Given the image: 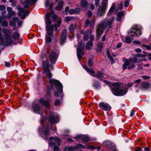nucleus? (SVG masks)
I'll use <instances>...</instances> for the list:
<instances>
[{"label":"nucleus","mask_w":151,"mask_h":151,"mask_svg":"<svg viewBox=\"0 0 151 151\" xmlns=\"http://www.w3.org/2000/svg\"><path fill=\"white\" fill-rule=\"evenodd\" d=\"M16 13L14 11H11L9 12H8V14L7 18L8 19H10L14 15H15Z\"/></svg>","instance_id":"f704fd0d"},{"label":"nucleus","mask_w":151,"mask_h":151,"mask_svg":"<svg viewBox=\"0 0 151 151\" xmlns=\"http://www.w3.org/2000/svg\"><path fill=\"white\" fill-rule=\"evenodd\" d=\"M94 6L93 4H91L90 5V8L91 10H93L94 9Z\"/></svg>","instance_id":"680f3d73"},{"label":"nucleus","mask_w":151,"mask_h":151,"mask_svg":"<svg viewBox=\"0 0 151 151\" xmlns=\"http://www.w3.org/2000/svg\"><path fill=\"white\" fill-rule=\"evenodd\" d=\"M5 9V7L4 5H0V10H3Z\"/></svg>","instance_id":"3c124183"},{"label":"nucleus","mask_w":151,"mask_h":151,"mask_svg":"<svg viewBox=\"0 0 151 151\" xmlns=\"http://www.w3.org/2000/svg\"><path fill=\"white\" fill-rule=\"evenodd\" d=\"M143 46L145 47L147 50H151V44L150 45H143Z\"/></svg>","instance_id":"c03bdc74"},{"label":"nucleus","mask_w":151,"mask_h":151,"mask_svg":"<svg viewBox=\"0 0 151 151\" xmlns=\"http://www.w3.org/2000/svg\"><path fill=\"white\" fill-rule=\"evenodd\" d=\"M99 106L101 109L105 111L109 110L111 109L110 106L106 103L100 102L99 104Z\"/></svg>","instance_id":"6ab92c4d"},{"label":"nucleus","mask_w":151,"mask_h":151,"mask_svg":"<svg viewBox=\"0 0 151 151\" xmlns=\"http://www.w3.org/2000/svg\"><path fill=\"white\" fill-rule=\"evenodd\" d=\"M95 2V4L96 6H98L99 3V0H94Z\"/></svg>","instance_id":"4d7b16f0"},{"label":"nucleus","mask_w":151,"mask_h":151,"mask_svg":"<svg viewBox=\"0 0 151 151\" xmlns=\"http://www.w3.org/2000/svg\"><path fill=\"white\" fill-rule=\"evenodd\" d=\"M37 0H25L22 3L24 7L25 8H28L29 5L35 4Z\"/></svg>","instance_id":"f3484780"},{"label":"nucleus","mask_w":151,"mask_h":151,"mask_svg":"<svg viewBox=\"0 0 151 151\" xmlns=\"http://www.w3.org/2000/svg\"><path fill=\"white\" fill-rule=\"evenodd\" d=\"M73 19V18L71 17H66L64 18L65 20L67 22H68L70 21Z\"/></svg>","instance_id":"79ce46f5"},{"label":"nucleus","mask_w":151,"mask_h":151,"mask_svg":"<svg viewBox=\"0 0 151 151\" xmlns=\"http://www.w3.org/2000/svg\"><path fill=\"white\" fill-rule=\"evenodd\" d=\"M133 85V83H129L127 84V86L128 87H131Z\"/></svg>","instance_id":"774afa93"},{"label":"nucleus","mask_w":151,"mask_h":151,"mask_svg":"<svg viewBox=\"0 0 151 151\" xmlns=\"http://www.w3.org/2000/svg\"><path fill=\"white\" fill-rule=\"evenodd\" d=\"M90 41L92 42L94 40V36L93 35H91L90 36Z\"/></svg>","instance_id":"052dcab7"},{"label":"nucleus","mask_w":151,"mask_h":151,"mask_svg":"<svg viewBox=\"0 0 151 151\" xmlns=\"http://www.w3.org/2000/svg\"><path fill=\"white\" fill-rule=\"evenodd\" d=\"M19 19L18 17H14L11 20L9 23V25L12 26L14 27L16 25L15 21L18 20Z\"/></svg>","instance_id":"b1692460"},{"label":"nucleus","mask_w":151,"mask_h":151,"mask_svg":"<svg viewBox=\"0 0 151 151\" xmlns=\"http://www.w3.org/2000/svg\"><path fill=\"white\" fill-rule=\"evenodd\" d=\"M124 4L125 7H127L129 5V3L128 1H125L124 3Z\"/></svg>","instance_id":"13d9d810"},{"label":"nucleus","mask_w":151,"mask_h":151,"mask_svg":"<svg viewBox=\"0 0 151 151\" xmlns=\"http://www.w3.org/2000/svg\"><path fill=\"white\" fill-rule=\"evenodd\" d=\"M66 35L67 32L66 30H63L61 34L60 39V43L61 45H63L65 42L66 37Z\"/></svg>","instance_id":"aec40b11"},{"label":"nucleus","mask_w":151,"mask_h":151,"mask_svg":"<svg viewBox=\"0 0 151 151\" xmlns=\"http://www.w3.org/2000/svg\"><path fill=\"white\" fill-rule=\"evenodd\" d=\"M115 3H113L107 14L108 16H110L111 13L114 11L115 9Z\"/></svg>","instance_id":"a878e982"},{"label":"nucleus","mask_w":151,"mask_h":151,"mask_svg":"<svg viewBox=\"0 0 151 151\" xmlns=\"http://www.w3.org/2000/svg\"><path fill=\"white\" fill-rule=\"evenodd\" d=\"M94 23L95 22L94 21H91L90 22L88 19H87L86 21L85 26V27H86L88 26V24H90V27H92Z\"/></svg>","instance_id":"cd10ccee"},{"label":"nucleus","mask_w":151,"mask_h":151,"mask_svg":"<svg viewBox=\"0 0 151 151\" xmlns=\"http://www.w3.org/2000/svg\"><path fill=\"white\" fill-rule=\"evenodd\" d=\"M133 42L134 44H141V43L138 41L134 40L133 41Z\"/></svg>","instance_id":"69168bd1"},{"label":"nucleus","mask_w":151,"mask_h":151,"mask_svg":"<svg viewBox=\"0 0 151 151\" xmlns=\"http://www.w3.org/2000/svg\"><path fill=\"white\" fill-rule=\"evenodd\" d=\"M94 76L96 77L100 80H103V78H106L107 77L106 75L100 72L97 73L96 75Z\"/></svg>","instance_id":"5701e85b"},{"label":"nucleus","mask_w":151,"mask_h":151,"mask_svg":"<svg viewBox=\"0 0 151 151\" xmlns=\"http://www.w3.org/2000/svg\"><path fill=\"white\" fill-rule=\"evenodd\" d=\"M38 131L41 136L44 139L47 138L48 136L50 133V127L48 124H47L46 127L43 126H41L38 129Z\"/></svg>","instance_id":"423d86ee"},{"label":"nucleus","mask_w":151,"mask_h":151,"mask_svg":"<svg viewBox=\"0 0 151 151\" xmlns=\"http://www.w3.org/2000/svg\"><path fill=\"white\" fill-rule=\"evenodd\" d=\"M47 119V117H44L43 119L41 118L40 119V122L42 123H43L45 120Z\"/></svg>","instance_id":"09e8293b"},{"label":"nucleus","mask_w":151,"mask_h":151,"mask_svg":"<svg viewBox=\"0 0 151 151\" xmlns=\"http://www.w3.org/2000/svg\"><path fill=\"white\" fill-rule=\"evenodd\" d=\"M76 24H71L69 28V30L71 32H73L74 29L76 28Z\"/></svg>","instance_id":"c9c22d12"},{"label":"nucleus","mask_w":151,"mask_h":151,"mask_svg":"<svg viewBox=\"0 0 151 151\" xmlns=\"http://www.w3.org/2000/svg\"><path fill=\"white\" fill-rule=\"evenodd\" d=\"M51 17H52L54 21H55L57 18V15L56 14H54L53 11H51L50 13H47L45 15V23L47 30L45 39L46 42L48 43L52 41V38L53 37V30L54 29L56 31L57 27H60L61 22V20H60L57 24L55 23L54 26L51 25Z\"/></svg>","instance_id":"f257e3e1"},{"label":"nucleus","mask_w":151,"mask_h":151,"mask_svg":"<svg viewBox=\"0 0 151 151\" xmlns=\"http://www.w3.org/2000/svg\"><path fill=\"white\" fill-rule=\"evenodd\" d=\"M96 147L94 146H91L88 145H87L85 146L83 145L82 144H79L76 145L75 147H65L63 150V151H72L78 148H82L83 149L86 148L90 149H94Z\"/></svg>","instance_id":"1a4fd4ad"},{"label":"nucleus","mask_w":151,"mask_h":151,"mask_svg":"<svg viewBox=\"0 0 151 151\" xmlns=\"http://www.w3.org/2000/svg\"><path fill=\"white\" fill-rule=\"evenodd\" d=\"M137 57H139V56H138L137 55H135L133 58L134 59L132 60V61L134 62V63H136L137 62V60L136 58Z\"/></svg>","instance_id":"49530a36"},{"label":"nucleus","mask_w":151,"mask_h":151,"mask_svg":"<svg viewBox=\"0 0 151 151\" xmlns=\"http://www.w3.org/2000/svg\"><path fill=\"white\" fill-rule=\"evenodd\" d=\"M91 34V31L88 30L83 35L84 39L86 41L88 39L89 35Z\"/></svg>","instance_id":"c85d7f7f"},{"label":"nucleus","mask_w":151,"mask_h":151,"mask_svg":"<svg viewBox=\"0 0 151 151\" xmlns=\"http://www.w3.org/2000/svg\"><path fill=\"white\" fill-rule=\"evenodd\" d=\"M63 2L61 1L60 2L56 8V9L58 11L60 10L62 8L63 4Z\"/></svg>","instance_id":"7c9ffc66"},{"label":"nucleus","mask_w":151,"mask_h":151,"mask_svg":"<svg viewBox=\"0 0 151 151\" xmlns=\"http://www.w3.org/2000/svg\"><path fill=\"white\" fill-rule=\"evenodd\" d=\"M128 65L129 66L128 67L127 69L129 70H130L134 68L135 67V65L134 64H132L129 65V60H127L125 61V62L123 65V70H125L127 68V67Z\"/></svg>","instance_id":"a211bd4d"},{"label":"nucleus","mask_w":151,"mask_h":151,"mask_svg":"<svg viewBox=\"0 0 151 151\" xmlns=\"http://www.w3.org/2000/svg\"><path fill=\"white\" fill-rule=\"evenodd\" d=\"M93 85L95 88H99L100 87V85L98 82H94Z\"/></svg>","instance_id":"ea45409f"},{"label":"nucleus","mask_w":151,"mask_h":151,"mask_svg":"<svg viewBox=\"0 0 151 151\" xmlns=\"http://www.w3.org/2000/svg\"><path fill=\"white\" fill-rule=\"evenodd\" d=\"M2 32L5 36L6 44L9 45H12L13 42L11 38L12 32L5 28L3 29Z\"/></svg>","instance_id":"9d476101"},{"label":"nucleus","mask_w":151,"mask_h":151,"mask_svg":"<svg viewBox=\"0 0 151 151\" xmlns=\"http://www.w3.org/2000/svg\"><path fill=\"white\" fill-rule=\"evenodd\" d=\"M81 41V43L78 44V47L77 48V56L79 60L81 59L82 56L84 55V53L82 52L84 46V43Z\"/></svg>","instance_id":"f8f14e48"},{"label":"nucleus","mask_w":151,"mask_h":151,"mask_svg":"<svg viewBox=\"0 0 151 151\" xmlns=\"http://www.w3.org/2000/svg\"><path fill=\"white\" fill-rule=\"evenodd\" d=\"M133 39L129 37H127L124 39L123 40V42L126 43H130L132 42Z\"/></svg>","instance_id":"2f4dec72"},{"label":"nucleus","mask_w":151,"mask_h":151,"mask_svg":"<svg viewBox=\"0 0 151 151\" xmlns=\"http://www.w3.org/2000/svg\"><path fill=\"white\" fill-rule=\"evenodd\" d=\"M68 12L70 14H75V10L74 9H71L69 10Z\"/></svg>","instance_id":"a18cd8bd"},{"label":"nucleus","mask_w":151,"mask_h":151,"mask_svg":"<svg viewBox=\"0 0 151 151\" xmlns=\"http://www.w3.org/2000/svg\"><path fill=\"white\" fill-rule=\"evenodd\" d=\"M114 18L113 17H110L108 19H106L102 23L100 24L96 31V35L97 37V39L99 40L101 33L103 32L104 30L107 27H111V25L114 21Z\"/></svg>","instance_id":"f03ea898"},{"label":"nucleus","mask_w":151,"mask_h":151,"mask_svg":"<svg viewBox=\"0 0 151 151\" xmlns=\"http://www.w3.org/2000/svg\"><path fill=\"white\" fill-rule=\"evenodd\" d=\"M104 144L109 147L110 149L113 151H117L115 148V145L113 143L110 142L109 141H106L104 142Z\"/></svg>","instance_id":"4be33fe9"},{"label":"nucleus","mask_w":151,"mask_h":151,"mask_svg":"<svg viewBox=\"0 0 151 151\" xmlns=\"http://www.w3.org/2000/svg\"><path fill=\"white\" fill-rule=\"evenodd\" d=\"M19 36V34L17 32H16L13 35L12 37L13 39L16 40L17 39Z\"/></svg>","instance_id":"4c0bfd02"},{"label":"nucleus","mask_w":151,"mask_h":151,"mask_svg":"<svg viewBox=\"0 0 151 151\" xmlns=\"http://www.w3.org/2000/svg\"><path fill=\"white\" fill-rule=\"evenodd\" d=\"M60 103V101L59 99L56 100L55 102V105L56 106L58 105Z\"/></svg>","instance_id":"5fc2aeb1"},{"label":"nucleus","mask_w":151,"mask_h":151,"mask_svg":"<svg viewBox=\"0 0 151 151\" xmlns=\"http://www.w3.org/2000/svg\"><path fill=\"white\" fill-rule=\"evenodd\" d=\"M92 12L91 11H89L88 12V17L89 18L92 17Z\"/></svg>","instance_id":"864d4df0"},{"label":"nucleus","mask_w":151,"mask_h":151,"mask_svg":"<svg viewBox=\"0 0 151 151\" xmlns=\"http://www.w3.org/2000/svg\"><path fill=\"white\" fill-rule=\"evenodd\" d=\"M122 45V44L121 42H119L117 45L116 47V48L117 49L119 48L120 47H121Z\"/></svg>","instance_id":"603ef678"},{"label":"nucleus","mask_w":151,"mask_h":151,"mask_svg":"<svg viewBox=\"0 0 151 151\" xmlns=\"http://www.w3.org/2000/svg\"><path fill=\"white\" fill-rule=\"evenodd\" d=\"M93 46V42L89 41L86 43V47L87 50L91 49Z\"/></svg>","instance_id":"c756f323"},{"label":"nucleus","mask_w":151,"mask_h":151,"mask_svg":"<svg viewBox=\"0 0 151 151\" xmlns=\"http://www.w3.org/2000/svg\"><path fill=\"white\" fill-rule=\"evenodd\" d=\"M88 3L87 1L82 0L81 1V5L82 6L86 8L87 9Z\"/></svg>","instance_id":"72a5a7b5"},{"label":"nucleus","mask_w":151,"mask_h":151,"mask_svg":"<svg viewBox=\"0 0 151 151\" xmlns=\"http://www.w3.org/2000/svg\"><path fill=\"white\" fill-rule=\"evenodd\" d=\"M22 23V22L21 21H19L18 22L17 25L18 26L21 27Z\"/></svg>","instance_id":"bf43d9fd"},{"label":"nucleus","mask_w":151,"mask_h":151,"mask_svg":"<svg viewBox=\"0 0 151 151\" xmlns=\"http://www.w3.org/2000/svg\"><path fill=\"white\" fill-rule=\"evenodd\" d=\"M42 105H44L46 108H48L49 106V101L42 98L40 100H37L32 105V109L33 111L39 114H41L42 112Z\"/></svg>","instance_id":"7ed1b4c3"},{"label":"nucleus","mask_w":151,"mask_h":151,"mask_svg":"<svg viewBox=\"0 0 151 151\" xmlns=\"http://www.w3.org/2000/svg\"><path fill=\"white\" fill-rule=\"evenodd\" d=\"M149 84L147 82H143L141 85V88L142 89H146L149 87Z\"/></svg>","instance_id":"473e14b6"},{"label":"nucleus","mask_w":151,"mask_h":151,"mask_svg":"<svg viewBox=\"0 0 151 151\" xmlns=\"http://www.w3.org/2000/svg\"><path fill=\"white\" fill-rule=\"evenodd\" d=\"M88 73L91 75L92 76H94L95 75H94V71L92 69H89L87 71Z\"/></svg>","instance_id":"58836bf2"},{"label":"nucleus","mask_w":151,"mask_h":151,"mask_svg":"<svg viewBox=\"0 0 151 151\" xmlns=\"http://www.w3.org/2000/svg\"><path fill=\"white\" fill-rule=\"evenodd\" d=\"M103 45V43H100L99 44L98 47L97 49V51L98 52H100L101 51Z\"/></svg>","instance_id":"e433bc0d"},{"label":"nucleus","mask_w":151,"mask_h":151,"mask_svg":"<svg viewBox=\"0 0 151 151\" xmlns=\"http://www.w3.org/2000/svg\"><path fill=\"white\" fill-rule=\"evenodd\" d=\"M49 81L50 86L54 89H56V90H54L55 96H57L59 93L62 92V86L61 83L58 81L54 79H51L49 80Z\"/></svg>","instance_id":"39448f33"},{"label":"nucleus","mask_w":151,"mask_h":151,"mask_svg":"<svg viewBox=\"0 0 151 151\" xmlns=\"http://www.w3.org/2000/svg\"><path fill=\"white\" fill-rule=\"evenodd\" d=\"M124 15V12L123 11H121L118 13L117 14V17L116 20L118 21L121 20L122 17Z\"/></svg>","instance_id":"393cba45"},{"label":"nucleus","mask_w":151,"mask_h":151,"mask_svg":"<svg viewBox=\"0 0 151 151\" xmlns=\"http://www.w3.org/2000/svg\"><path fill=\"white\" fill-rule=\"evenodd\" d=\"M49 144L51 146H54V151H58L59 149V147L56 145L59 146L61 142V140L57 137L54 138L53 137H50L49 138Z\"/></svg>","instance_id":"0eeeda50"},{"label":"nucleus","mask_w":151,"mask_h":151,"mask_svg":"<svg viewBox=\"0 0 151 151\" xmlns=\"http://www.w3.org/2000/svg\"><path fill=\"white\" fill-rule=\"evenodd\" d=\"M75 14H77L80 12V9L78 8H76L75 9Z\"/></svg>","instance_id":"8fccbe9b"},{"label":"nucleus","mask_w":151,"mask_h":151,"mask_svg":"<svg viewBox=\"0 0 151 151\" xmlns=\"http://www.w3.org/2000/svg\"><path fill=\"white\" fill-rule=\"evenodd\" d=\"M8 25V23L6 20H4L1 22V25L5 27H7Z\"/></svg>","instance_id":"a19ab883"},{"label":"nucleus","mask_w":151,"mask_h":151,"mask_svg":"<svg viewBox=\"0 0 151 151\" xmlns=\"http://www.w3.org/2000/svg\"><path fill=\"white\" fill-rule=\"evenodd\" d=\"M135 51L136 52L139 53L140 52H141V50L139 48L135 49Z\"/></svg>","instance_id":"338daca9"},{"label":"nucleus","mask_w":151,"mask_h":151,"mask_svg":"<svg viewBox=\"0 0 151 151\" xmlns=\"http://www.w3.org/2000/svg\"><path fill=\"white\" fill-rule=\"evenodd\" d=\"M108 4V0H103L102 2L101 6L100 7L106 10Z\"/></svg>","instance_id":"bb28decb"},{"label":"nucleus","mask_w":151,"mask_h":151,"mask_svg":"<svg viewBox=\"0 0 151 151\" xmlns=\"http://www.w3.org/2000/svg\"><path fill=\"white\" fill-rule=\"evenodd\" d=\"M88 65L90 66H92L93 65V63L91 59H89L88 61Z\"/></svg>","instance_id":"de8ad7c7"},{"label":"nucleus","mask_w":151,"mask_h":151,"mask_svg":"<svg viewBox=\"0 0 151 151\" xmlns=\"http://www.w3.org/2000/svg\"><path fill=\"white\" fill-rule=\"evenodd\" d=\"M19 12L18 15L19 16L21 17V19H24L25 17L28 15V12L23 8H19L18 9Z\"/></svg>","instance_id":"ddd939ff"},{"label":"nucleus","mask_w":151,"mask_h":151,"mask_svg":"<svg viewBox=\"0 0 151 151\" xmlns=\"http://www.w3.org/2000/svg\"><path fill=\"white\" fill-rule=\"evenodd\" d=\"M43 68V73L45 74L48 78L50 79L52 77V74L51 70L49 69L50 63L48 60L47 59L46 61L43 60L42 61Z\"/></svg>","instance_id":"6e6552de"},{"label":"nucleus","mask_w":151,"mask_h":151,"mask_svg":"<svg viewBox=\"0 0 151 151\" xmlns=\"http://www.w3.org/2000/svg\"><path fill=\"white\" fill-rule=\"evenodd\" d=\"M5 66L7 67H10V64L9 63L6 62H5Z\"/></svg>","instance_id":"6e6d98bb"},{"label":"nucleus","mask_w":151,"mask_h":151,"mask_svg":"<svg viewBox=\"0 0 151 151\" xmlns=\"http://www.w3.org/2000/svg\"><path fill=\"white\" fill-rule=\"evenodd\" d=\"M106 11V9L99 6L97 10V16L99 17L103 16L105 14Z\"/></svg>","instance_id":"412c9836"},{"label":"nucleus","mask_w":151,"mask_h":151,"mask_svg":"<svg viewBox=\"0 0 151 151\" xmlns=\"http://www.w3.org/2000/svg\"><path fill=\"white\" fill-rule=\"evenodd\" d=\"M142 28L138 25L133 26L130 30L129 35L131 36H138L141 34Z\"/></svg>","instance_id":"9b49d317"},{"label":"nucleus","mask_w":151,"mask_h":151,"mask_svg":"<svg viewBox=\"0 0 151 151\" xmlns=\"http://www.w3.org/2000/svg\"><path fill=\"white\" fill-rule=\"evenodd\" d=\"M74 139L77 141L82 140L84 142H88L90 140V138L87 136L85 135H78L75 137Z\"/></svg>","instance_id":"dca6fc26"},{"label":"nucleus","mask_w":151,"mask_h":151,"mask_svg":"<svg viewBox=\"0 0 151 151\" xmlns=\"http://www.w3.org/2000/svg\"><path fill=\"white\" fill-rule=\"evenodd\" d=\"M49 121L52 124L57 123L59 121L58 116L55 113L52 114L49 116Z\"/></svg>","instance_id":"4468645a"},{"label":"nucleus","mask_w":151,"mask_h":151,"mask_svg":"<svg viewBox=\"0 0 151 151\" xmlns=\"http://www.w3.org/2000/svg\"><path fill=\"white\" fill-rule=\"evenodd\" d=\"M127 88L121 87L118 83L113 84V87L112 88L111 91L114 95L116 96H123L126 94L128 91Z\"/></svg>","instance_id":"20e7f679"},{"label":"nucleus","mask_w":151,"mask_h":151,"mask_svg":"<svg viewBox=\"0 0 151 151\" xmlns=\"http://www.w3.org/2000/svg\"><path fill=\"white\" fill-rule=\"evenodd\" d=\"M7 10L9 12H11V11H13L12 10V7H8L7 8Z\"/></svg>","instance_id":"0e129e2a"},{"label":"nucleus","mask_w":151,"mask_h":151,"mask_svg":"<svg viewBox=\"0 0 151 151\" xmlns=\"http://www.w3.org/2000/svg\"><path fill=\"white\" fill-rule=\"evenodd\" d=\"M134 114V112L133 110H131V112L130 113V116L132 117L133 116V115Z\"/></svg>","instance_id":"e2e57ef3"},{"label":"nucleus","mask_w":151,"mask_h":151,"mask_svg":"<svg viewBox=\"0 0 151 151\" xmlns=\"http://www.w3.org/2000/svg\"><path fill=\"white\" fill-rule=\"evenodd\" d=\"M58 57V55L55 52H51L49 56L50 63L53 64H55Z\"/></svg>","instance_id":"2eb2a0df"},{"label":"nucleus","mask_w":151,"mask_h":151,"mask_svg":"<svg viewBox=\"0 0 151 151\" xmlns=\"http://www.w3.org/2000/svg\"><path fill=\"white\" fill-rule=\"evenodd\" d=\"M123 4L122 2H121L119 5L118 6L117 9H119L120 10H122L123 8Z\"/></svg>","instance_id":"37998d69"}]
</instances>
